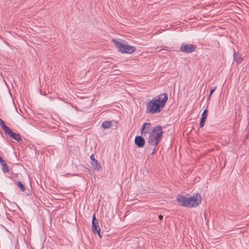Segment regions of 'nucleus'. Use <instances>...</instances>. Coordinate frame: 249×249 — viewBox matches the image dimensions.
<instances>
[{
	"instance_id": "f257e3e1",
	"label": "nucleus",
	"mask_w": 249,
	"mask_h": 249,
	"mask_svg": "<svg viewBox=\"0 0 249 249\" xmlns=\"http://www.w3.org/2000/svg\"><path fill=\"white\" fill-rule=\"evenodd\" d=\"M168 100L166 94H162L153 98L146 104V111L149 113H158L163 108Z\"/></svg>"
},
{
	"instance_id": "f03ea898",
	"label": "nucleus",
	"mask_w": 249,
	"mask_h": 249,
	"mask_svg": "<svg viewBox=\"0 0 249 249\" xmlns=\"http://www.w3.org/2000/svg\"><path fill=\"white\" fill-rule=\"evenodd\" d=\"M202 201V197L199 194H194L192 196L190 195H179L177 197L178 202L181 206L186 207H196Z\"/></svg>"
},
{
	"instance_id": "7ed1b4c3",
	"label": "nucleus",
	"mask_w": 249,
	"mask_h": 249,
	"mask_svg": "<svg viewBox=\"0 0 249 249\" xmlns=\"http://www.w3.org/2000/svg\"><path fill=\"white\" fill-rule=\"evenodd\" d=\"M162 134L160 126H156L149 132L148 142L153 145H157L160 141Z\"/></svg>"
},
{
	"instance_id": "20e7f679",
	"label": "nucleus",
	"mask_w": 249,
	"mask_h": 249,
	"mask_svg": "<svg viewBox=\"0 0 249 249\" xmlns=\"http://www.w3.org/2000/svg\"><path fill=\"white\" fill-rule=\"evenodd\" d=\"M112 42L118 51L122 53H132L135 51V47L119 42L116 39H113Z\"/></svg>"
},
{
	"instance_id": "39448f33",
	"label": "nucleus",
	"mask_w": 249,
	"mask_h": 249,
	"mask_svg": "<svg viewBox=\"0 0 249 249\" xmlns=\"http://www.w3.org/2000/svg\"><path fill=\"white\" fill-rule=\"evenodd\" d=\"M92 230L94 233L97 232L99 237H101L100 234V229L98 226V222L96 219L95 215H93L92 221Z\"/></svg>"
},
{
	"instance_id": "423d86ee",
	"label": "nucleus",
	"mask_w": 249,
	"mask_h": 249,
	"mask_svg": "<svg viewBox=\"0 0 249 249\" xmlns=\"http://www.w3.org/2000/svg\"><path fill=\"white\" fill-rule=\"evenodd\" d=\"M195 47L192 44H182L180 50L182 52H185L187 53H190L194 51L195 50Z\"/></svg>"
},
{
	"instance_id": "0eeeda50",
	"label": "nucleus",
	"mask_w": 249,
	"mask_h": 249,
	"mask_svg": "<svg viewBox=\"0 0 249 249\" xmlns=\"http://www.w3.org/2000/svg\"><path fill=\"white\" fill-rule=\"evenodd\" d=\"M151 124L149 123H145L143 124L141 131V134L143 136L145 137L146 135L149 133V131L151 130Z\"/></svg>"
},
{
	"instance_id": "6e6552de",
	"label": "nucleus",
	"mask_w": 249,
	"mask_h": 249,
	"mask_svg": "<svg viewBox=\"0 0 249 249\" xmlns=\"http://www.w3.org/2000/svg\"><path fill=\"white\" fill-rule=\"evenodd\" d=\"M135 144L139 147H143L145 143L143 138L141 136H137L135 139Z\"/></svg>"
},
{
	"instance_id": "1a4fd4ad",
	"label": "nucleus",
	"mask_w": 249,
	"mask_h": 249,
	"mask_svg": "<svg viewBox=\"0 0 249 249\" xmlns=\"http://www.w3.org/2000/svg\"><path fill=\"white\" fill-rule=\"evenodd\" d=\"M207 115H208V110L205 109L201 115V122L200 123V126L201 127H202L204 125L206 119L207 117Z\"/></svg>"
},
{
	"instance_id": "9d476101",
	"label": "nucleus",
	"mask_w": 249,
	"mask_h": 249,
	"mask_svg": "<svg viewBox=\"0 0 249 249\" xmlns=\"http://www.w3.org/2000/svg\"><path fill=\"white\" fill-rule=\"evenodd\" d=\"M91 164L94 170H100L102 168L101 164L98 162L97 160H93V161H91Z\"/></svg>"
},
{
	"instance_id": "9b49d317",
	"label": "nucleus",
	"mask_w": 249,
	"mask_h": 249,
	"mask_svg": "<svg viewBox=\"0 0 249 249\" xmlns=\"http://www.w3.org/2000/svg\"><path fill=\"white\" fill-rule=\"evenodd\" d=\"M112 123L110 121H105L102 124V127L105 129L109 128L111 126Z\"/></svg>"
},
{
	"instance_id": "f8f14e48",
	"label": "nucleus",
	"mask_w": 249,
	"mask_h": 249,
	"mask_svg": "<svg viewBox=\"0 0 249 249\" xmlns=\"http://www.w3.org/2000/svg\"><path fill=\"white\" fill-rule=\"evenodd\" d=\"M10 136L11 137H12L13 139H14L15 140L17 141H19L20 140H21L20 136L18 134L12 132Z\"/></svg>"
},
{
	"instance_id": "ddd939ff",
	"label": "nucleus",
	"mask_w": 249,
	"mask_h": 249,
	"mask_svg": "<svg viewBox=\"0 0 249 249\" xmlns=\"http://www.w3.org/2000/svg\"><path fill=\"white\" fill-rule=\"evenodd\" d=\"M5 133L9 135H11V134L12 133V131L7 126H4V128H2Z\"/></svg>"
},
{
	"instance_id": "4468645a",
	"label": "nucleus",
	"mask_w": 249,
	"mask_h": 249,
	"mask_svg": "<svg viewBox=\"0 0 249 249\" xmlns=\"http://www.w3.org/2000/svg\"><path fill=\"white\" fill-rule=\"evenodd\" d=\"M1 164L2 166L3 171L4 172H9L8 167L7 165V164H6V163L5 162V161H4V163H1Z\"/></svg>"
},
{
	"instance_id": "2eb2a0df",
	"label": "nucleus",
	"mask_w": 249,
	"mask_h": 249,
	"mask_svg": "<svg viewBox=\"0 0 249 249\" xmlns=\"http://www.w3.org/2000/svg\"><path fill=\"white\" fill-rule=\"evenodd\" d=\"M18 187L22 191H24L25 188L23 184L20 181H18L17 183Z\"/></svg>"
},
{
	"instance_id": "dca6fc26",
	"label": "nucleus",
	"mask_w": 249,
	"mask_h": 249,
	"mask_svg": "<svg viewBox=\"0 0 249 249\" xmlns=\"http://www.w3.org/2000/svg\"><path fill=\"white\" fill-rule=\"evenodd\" d=\"M216 89V87L215 86L212 88H211V90H210V95L209 96V99H210V97L211 96V95L213 93V92L215 91V90Z\"/></svg>"
},
{
	"instance_id": "f3484780",
	"label": "nucleus",
	"mask_w": 249,
	"mask_h": 249,
	"mask_svg": "<svg viewBox=\"0 0 249 249\" xmlns=\"http://www.w3.org/2000/svg\"><path fill=\"white\" fill-rule=\"evenodd\" d=\"M0 125L1 126L2 129L6 126V125L4 124L3 120L1 119H0Z\"/></svg>"
},
{
	"instance_id": "a211bd4d",
	"label": "nucleus",
	"mask_w": 249,
	"mask_h": 249,
	"mask_svg": "<svg viewBox=\"0 0 249 249\" xmlns=\"http://www.w3.org/2000/svg\"><path fill=\"white\" fill-rule=\"evenodd\" d=\"M90 158V160H91V161H93V160H96L95 159L94 155V154L91 155Z\"/></svg>"
},
{
	"instance_id": "6ab92c4d",
	"label": "nucleus",
	"mask_w": 249,
	"mask_h": 249,
	"mask_svg": "<svg viewBox=\"0 0 249 249\" xmlns=\"http://www.w3.org/2000/svg\"><path fill=\"white\" fill-rule=\"evenodd\" d=\"M234 59H235V61H238V62H241L240 60H238L237 55L236 56H235V55L234 56Z\"/></svg>"
},
{
	"instance_id": "aec40b11",
	"label": "nucleus",
	"mask_w": 249,
	"mask_h": 249,
	"mask_svg": "<svg viewBox=\"0 0 249 249\" xmlns=\"http://www.w3.org/2000/svg\"><path fill=\"white\" fill-rule=\"evenodd\" d=\"M4 160L1 159V158L0 157V163H4Z\"/></svg>"
},
{
	"instance_id": "412c9836",
	"label": "nucleus",
	"mask_w": 249,
	"mask_h": 249,
	"mask_svg": "<svg viewBox=\"0 0 249 249\" xmlns=\"http://www.w3.org/2000/svg\"><path fill=\"white\" fill-rule=\"evenodd\" d=\"M159 219H160V220H161V219H162V218H163V216H162L161 215H160L159 216Z\"/></svg>"
},
{
	"instance_id": "4be33fe9",
	"label": "nucleus",
	"mask_w": 249,
	"mask_h": 249,
	"mask_svg": "<svg viewBox=\"0 0 249 249\" xmlns=\"http://www.w3.org/2000/svg\"><path fill=\"white\" fill-rule=\"evenodd\" d=\"M155 152H156V149L154 148L153 151V152H152V154H154L155 153Z\"/></svg>"
}]
</instances>
